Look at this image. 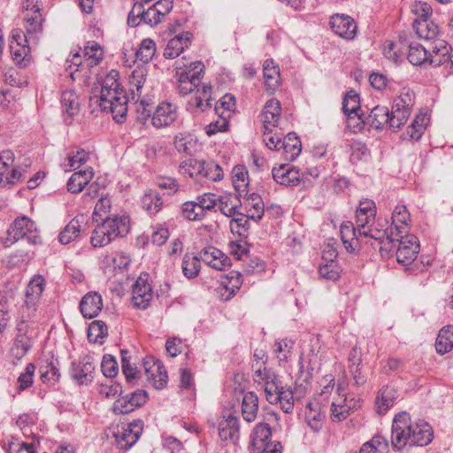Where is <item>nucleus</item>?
I'll return each instance as SVG.
<instances>
[{
  "label": "nucleus",
  "instance_id": "59",
  "mask_svg": "<svg viewBox=\"0 0 453 453\" xmlns=\"http://www.w3.org/2000/svg\"><path fill=\"white\" fill-rule=\"evenodd\" d=\"M146 81V71L144 68H137L133 71L131 80H130V85H131V90L133 93V99H134L135 93L138 97H140L142 88L145 83Z\"/></svg>",
  "mask_w": 453,
  "mask_h": 453
},
{
  "label": "nucleus",
  "instance_id": "8",
  "mask_svg": "<svg viewBox=\"0 0 453 453\" xmlns=\"http://www.w3.org/2000/svg\"><path fill=\"white\" fill-rule=\"evenodd\" d=\"M180 168L185 173L188 172L190 177H194L196 174L213 181L221 180L224 175L220 165L213 161L194 160L190 161L189 165H181Z\"/></svg>",
  "mask_w": 453,
  "mask_h": 453
},
{
  "label": "nucleus",
  "instance_id": "53",
  "mask_svg": "<svg viewBox=\"0 0 453 453\" xmlns=\"http://www.w3.org/2000/svg\"><path fill=\"white\" fill-rule=\"evenodd\" d=\"M12 59L19 67H26L30 63V48L28 45L11 46Z\"/></svg>",
  "mask_w": 453,
  "mask_h": 453
},
{
  "label": "nucleus",
  "instance_id": "47",
  "mask_svg": "<svg viewBox=\"0 0 453 453\" xmlns=\"http://www.w3.org/2000/svg\"><path fill=\"white\" fill-rule=\"evenodd\" d=\"M108 334V327L106 324L102 320H95L93 321L88 329V340L90 342H99L103 343V340Z\"/></svg>",
  "mask_w": 453,
  "mask_h": 453
},
{
  "label": "nucleus",
  "instance_id": "48",
  "mask_svg": "<svg viewBox=\"0 0 453 453\" xmlns=\"http://www.w3.org/2000/svg\"><path fill=\"white\" fill-rule=\"evenodd\" d=\"M39 372L42 381L51 385L58 382L61 376L58 367L53 361H46L44 365L40 366Z\"/></svg>",
  "mask_w": 453,
  "mask_h": 453
},
{
  "label": "nucleus",
  "instance_id": "11",
  "mask_svg": "<svg viewBox=\"0 0 453 453\" xmlns=\"http://www.w3.org/2000/svg\"><path fill=\"white\" fill-rule=\"evenodd\" d=\"M147 380L157 389L164 388L168 381L167 372L161 361L153 357H147L142 360Z\"/></svg>",
  "mask_w": 453,
  "mask_h": 453
},
{
  "label": "nucleus",
  "instance_id": "3",
  "mask_svg": "<svg viewBox=\"0 0 453 453\" xmlns=\"http://www.w3.org/2000/svg\"><path fill=\"white\" fill-rule=\"evenodd\" d=\"M449 50V43L440 35L438 26L428 19L426 8V64L437 67L448 63Z\"/></svg>",
  "mask_w": 453,
  "mask_h": 453
},
{
  "label": "nucleus",
  "instance_id": "44",
  "mask_svg": "<svg viewBox=\"0 0 453 453\" xmlns=\"http://www.w3.org/2000/svg\"><path fill=\"white\" fill-rule=\"evenodd\" d=\"M44 290V279L42 276L34 277L26 288V301L40 303Z\"/></svg>",
  "mask_w": 453,
  "mask_h": 453
},
{
  "label": "nucleus",
  "instance_id": "18",
  "mask_svg": "<svg viewBox=\"0 0 453 453\" xmlns=\"http://www.w3.org/2000/svg\"><path fill=\"white\" fill-rule=\"evenodd\" d=\"M198 257L200 261L219 271L225 270L230 265V258L214 247L202 250Z\"/></svg>",
  "mask_w": 453,
  "mask_h": 453
},
{
  "label": "nucleus",
  "instance_id": "23",
  "mask_svg": "<svg viewBox=\"0 0 453 453\" xmlns=\"http://www.w3.org/2000/svg\"><path fill=\"white\" fill-rule=\"evenodd\" d=\"M408 40L404 32L399 35L398 41H386L383 45V55L388 59L397 63L400 58L404 54L407 48Z\"/></svg>",
  "mask_w": 453,
  "mask_h": 453
},
{
  "label": "nucleus",
  "instance_id": "60",
  "mask_svg": "<svg viewBox=\"0 0 453 453\" xmlns=\"http://www.w3.org/2000/svg\"><path fill=\"white\" fill-rule=\"evenodd\" d=\"M319 273L326 280L335 281L340 278L341 268L338 263H321L319 267Z\"/></svg>",
  "mask_w": 453,
  "mask_h": 453
},
{
  "label": "nucleus",
  "instance_id": "61",
  "mask_svg": "<svg viewBox=\"0 0 453 453\" xmlns=\"http://www.w3.org/2000/svg\"><path fill=\"white\" fill-rule=\"evenodd\" d=\"M293 346L294 342L287 339L279 340L274 342L273 350L275 353L279 354L278 358L280 362H287Z\"/></svg>",
  "mask_w": 453,
  "mask_h": 453
},
{
  "label": "nucleus",
  "instance_id": "13",
  "mask_svg": "<svg viewBox=\"0 0 453 453\" xmlns=\"http://www.w3.org/2000/svg\"><path fill=\"white\" fill-rule=\"evenodd\" d=\"M148 280V273L141 274L132 289V303L141 310L147 309L153 297L152 288Z\"/></svg>",
  "mask_w": 453,
  "mask_h": 453
},
{
  "label": "nucleus",
  "instance_id": "57",
  "mask_svg": "<svg viewBox=\"0 0 453 453\" xmlns=\"http://www.w3.org/2000/svg\"><path fill=\"white\" fill-rule=\"evenodd\" d=\"M425 114L416 116L411 125L407 128V134L411 141H419L425 131Z\"/></svg>",
  "mask_w": 453,
  "mask_h": 453
},
{
  "label": "nucleus",
  "instance_id": "51",
  "mask_svg": "<svg viewBox=\"0 0 453 453\" xmlns=\"http://www.w3.org/2000/svg\"><path fill=\"white\" fill-rule=\"evenodd\" d=\"M142 205L150 214H156L161 210L163 201L157 192L150 191L142 196Z\"/></svg>",
  "mask_w": 453,
  "mask_h": 453
},
{
  "label": "nucleus",
  "instance_id": "43",
  "mask_svg": "<svg viewBox=\"0 0 453 453\" xmlns=\"http://www.w3.org/2000/svg\"><path fill=\"white\" fill-rule=\"evenodd\" d=\"M388 441L382 435H374L360 449L359 453H388Z\"/></svg>",
  "mask_w": 453,
  "mask_h": 453
},
{
  "label": "nucleus",
  "instance_id": "32",
  "mask_svg": "<svg viewBox=\"0 0 453 453\" xmlns=\"http://www.w3.org/2000/svg\"><path fill=\"white\" fill-rule=\"evenodd\" d=\"M371 127L375 129H382L385 127L390 128L389 110L386 106L377 105L373 107L367 118Z\"/></svg>",
  "mask_w": 453,
  "mask_h": 453
},
{
  "label": "nucleus",
  "instance_id": "4",
  "mask_svg": "<svg viewBox=\"0 0 453 453\" xmlns=\"http://www.w3.org/2000/svg\"><path fill=\"white\" fill-rule=\"evenodd\" d=\"M8 237L4 242V247H9L20 239H26L30 244L42 243L40 230L35 221L27 216L18 217L7 230Z\"/></svg>",
  "mask_w": 453,
  "mask_h": 453
},
{
  "label": "nucleus",
  "instance_id": "56",
  "mask_svg": "<svg viewBox=\"0 0 453 453\" xmlns=\"http://www.w3.org/2000/svg\"><path fill=\"white\" fill-rule=\"evenodd\" d=\"M276 396L277 399L273 404L280 403L284 412H292L294 409V392L290 388L284 387Z\"/></svg>",
  "mask_w": 453,
  "mask_h": 453
},
{
  "label": "nucleus",
  "instance_id": "38",
  "mask_svg": "<svg viewBox=\"0 0 453 453\" xmlns=\"http://www.w3.org/2000/svg\"><path fill=\"white\" fill-rule=\"evenodd\" d=\"M234 187L239 196H247L249 186V173L244 165H236L232 171Z\"/></svg>",
  "mask_w": 453,
  "mask_h": 453
},
{
  "label": "nucleus",
  "instance_id": "58",
  "mask_svg": "<svg viewBox=\"0 0 453 453\" xmlns=\"http://www.w3.org/2000/svg\"><path fill=\"white\" fill-rule=\"evenodd\" d=\"M278 378V374L271 368H267L265 363H263V367L259 366L254 372V381L263 384V387Z\"/></svg>",
  "mask_w": 453,
  "mask_h": 453
},
{
  "label": "nucleus",
  "instance_id": "39",
  "mask_svg": "<svg viewBox=\"0 0 453 453\" xmlns=\"http://www.w3.org/2000/svg\"><path fill=\"white\" fill-rule=\"evenodd\" d=\"M25 28L30 39L36 40L37 34L42 31L43 18L41 12H26L24 14Z\"/></svg>",
  "mask_w": 453,
  "mask_h": 453
},
{
  "label": "nucleus",
  "instance_id": "52",
  "mask_svg": "<svg viewBox=\"0 0 453 453\" xmlns=\"http://www.w3.org/2000/svg\"><path fill=\"white\" fill-rule=\"evenodd\" d=\"M156 53V43L150 38L143 39L136 50V58L142 63H149Z\"/></svg>",
  "mask_w": 453,
  "mask_h": 453
},
{
  "label": "nucleus",
  "instance_id": "2",
  "mask_svg": "<svg viewBox=\"0 0 453 453\" xmlns=\"http://www.w3.org/2000/svg\"><path fill=\"white\" fill-rule=\"evenodd\" d=\"M130 229V219L127 214L106 216L92 232L90 243L95 248L104 247L117 237L126 236Z\"/></svg>",
  "mask_w": 453,
  "mask_h": 453
},
{
  "label": "nucleus",
  "instance_id": "54",
  "mask_svg": "<svg viewBox=\"0 0 453 453\" xmlns=\"http://www.w3.org/2000/svg\"><path fill=\"white\" fill-rule=\"evenodd\" d=\"M181 212L183 217L188 220H202L205 217V213L196 201L185 202L181 206Z\"/></svg>",
  "mask_w": 453,
  "mask_h": 453
},
{
  "label": "nucleus",
  "instance_id": "5",
  "mask_svg": "<svg viewBox=\"0 0 453 453\" xmlns=\"http://www.w3.org/2000/svg\"><path fill=\"white\" fill-rule=\"evenodd\" d=\"M272 429L267 423H258L255 426L251 440V453H282L280 441H272Z\"/></svg>",
  "mask_w": 453,
  "mask_h": 453
},
{
  "label": "nucleus",
  "instance_id": "19",
  "mask_svg": "<svg viewBox=\"0 0 453 453\" xmlns=\"http://www.w3.org/2000/svg\"><path fill=\"white\" fill-rule=\"evenodd\" d=\"M360 236L370 237L380 244V250H392L395 241H399L397 237L395 236V232L393 231V227L386 230H380L378 228H373L372 225L369 226L365 231L360 232Z\"/></svg>",
  "mask_w": 453,
  "mask_h": 453
},
{
  "label": "nucleus",
  "instance_id": "41",
  "mask_svg": "<svg viewBox=\"0 0 453 453\" xmlns=\"http://www.w3.org/2000/svg\"><path fill=\"white\" fill-rule=\"evenodd\" d=\"M121 369L125 375L126 380L128 384H134L140 378V371L136 366H133L130 362V356L128 350L121 349Z\"/></svg>",
  "mask_w": 453,
  "mask_h": 453
},
{
  "label": "nucleus",
  "instance_id": "21",
  "mask_svg": "<svg viewBox=\"0 0 453 453\" xmlns=\"http://www.w3.org/2000/svg\"><path fill=\"white\" fill-rule=\"evenodd\" d=\"M399 395L397 389L392 385L382 387L376 396L375 406L380 415H384L394 406Z\"/></svg>",
  "mask_w": 453,
  "mask_h": 453
},
{
  "label": "nucleus",
  "instance_id": "29",
  "mask_svg": "<svg viewBox=\"0 0 453 453\" xmlns=\"http://www.w3.org/2000/svg\"><path fill=\"white\" fill-rule=\"evenodd\" d=\"M190 44V34L182 33L171 39L165 49V58H177Z\"/></svg>",
  "mask_w": 453,
  "mask_h": 453
},
{
  "label": "nucleus",
  "instance_id": "62",
  "mask_svg": "<svg viewBox=\"0 0 453 453\" xmlns=\"http://www.w3.org/2000/svg\"><path fill=\"white\" fill-rule=\"evenodd\" d=\"M353 408H355V405L352 407L349 405L347 403L338 405L333 403L331 404L332 421L341 422L342 420H345L350 415Z\"/></svg>",
  "mask_w": 453,
  "mask_h": 453
},
{
  "label": "nucleus",
  "instance_id": "46",
  "mask_svg": "<svg viewBox=\"0 0 453 453\" xmlns=\"http://www.w3.org/2000/svg\"><path fill=\"white\" fill-rule=\"evenodd\" d=\"M411 110L409 108L398 107L393 104L392 111H389L390 128L394 131L400 129L408 120Z\"/></svg>",
  "mask_w": 453,
  "mask_h": 453
},
{
  "label": "nucleus",
  "instance_id": "35",
  "mask_svg": "<svg viewBox=\"0 0 453 453\" xmlns=\"http://www.w3.org/2000/svg\"><path fill=\"white\" fill-rule=\"evenodd\" d=\"M81 234V221L77 218L72 219L58 234V242L66 245L77 240Z\"/></svg>",
  "mask_w": 453,
  "mask_h": 453
},
{
  "label": "nucleus",
  "instance_id": "16",
  "mask_svg": "<svg viewBox=\"0 0 453 453\" xmlns=\"http://www.w3.org/2000/svg\"><path fill=\"white\" fill-rule=\"evenodd\" d=\"M330 26L332 30L339 36L351 40L357 35V24L349 15L334 14L331 17Z\"/></svg>",
  "mask_w": 453,
  "mask_h": 453
},
{
  "label": "nucleus",
  "instance_id": "9",
  "mask_svg": "<svg viewBox=\"0 0 453 453\" xmlns=\"http://www.w3.org/2000/svg\"><path fill=\"white\" fill-rule=\"evenodd\" d=\"M399 241H395L393 249L396 247V259L399 264L403 265H411L417 257L419 251V243L418 238L412 234H403L398 236Z\"/></svg>",
  "mask_w": 453,
  "mask_h": 453
},
{
  "label": "nucleus",
  "instance_id": "28",
  "mask_svg": "<svg viewBox=\"0 0 453 453\" xmlns=\"http://www.w3.org/2000/svg\"><path fill=\"white\" fill-rule=\"evenodd\" d=\"M264 79L266 89L273 93L280 84V73L279 66L273 59H266L264 63Z\"/></svg>",
  "mask_w": 453,
  "mask_h": 453
},
{
  "label": "nucleus",
  "instance_id": "34",
  "mask_svg": "<svg viewBox=\"0 0 453 453\" xmlns=\"http://www.w3.org/2000/svg\"><path fill=\"white\" fill-rule=\"evenodd\" d=\"M341 238L345 249L349 252H353L355 250V245L358 242V235L357 228H356L352 222L346 221L341 225L340 228Z\"/></svg>",
  "mask_w": 453,
  "mask_h": 453
},
{
  "label": "nucleus",
  "instance_id": "24",
  "mask_svg": "<svg viewBox=\"0 0 453 453\" xmlns=\"http://www.w3.org/2000/svg\"><path fill=\"white\" fill-rule=\"evenodd\" d=\"M61 106L65 114V122L67 125L72 123V118L80 111V101L73 90H66L61 96Z\"/></svg>",
  "mask_w": 453,
  "mask_h": 453
},
{
  "label": "nucleus",
  "instance_id": "27",
  "mask_svg": "<svg viewBox=\"0 0 453 453\" xmlns=\"http://www.w3.org/2000/svg\"><path fill=\"white\" fill-rule=\"evenodd\" d=\"M93 175L94 172L92 167L75 172L67 181V190L73 194L81 192L86 185L89 183Z\"/></svg>",
  "mask_w": 453,
  "mask_h": 453
},
{
  "label": "nucleus",
  "instance_id": "15",
  "mask_svg": "<svg viewBox=\"0 0 453 453\" xmlns=\"http://www.w3.org/2000/svg\"><path fill=\"white\" fill-rule=\"evenodd\" d=\"M218 433L221 441L235 444L240 438L239 418L233 414L223 416L219 421Z\"/></svg>",
  "mask_w": 453,
  "mask_h": 453
},
{
  "label": "nucleus",
  "instance_id": "1",
  "mask_svg": "<svg viewBox=\"0 0 453 453\" xmlns=\"http://www.w3.org/2000/svg\"><path fill=\"white\" fill-rule=\"evenodd\" d=\"M425 423L422 420L412 423L409 413H397L392 422L391 444L393 449L401 450L409 446H423Z\"/></svg>",
  "mask_w": 453,
  "mask_h": 453
},
{
  "label": "nucleus",
  "instance_id": "37",
  "mask_svg": "<svg viewBox=\"0 0 453 453\" xmlns=\"http://www.w3.org/2000/svg\"><path fill=\"white\" fill-rule=\"evenodd\" d=\"M218 207L219 211L226 217H233L239 214L238 208L241 201L236 195L226 194L218 196Z\"/></svg>",
  "mask_w": 453,
  "mask_h": 453
},
{
  "label": "nucleus",
  "instance_id": "7",
  "mask_svg": "<svg viewBox=\"0 0 453 453\" xmlns=\"http://www.w3.org/2000/svg\"><path fill=\"white\" fill-rule=\"evenodd\" d=\"M118 75V72L111 71L103 82L100 96L98 97L94 96L92 98L96 100V103H98L101 110L104 111H108V108L112 107L113 100L123 91L119 88V83L117 80Z\"/></svg>",
  "mask_w": 453,
  "mask_h": 453
},
{
  "label": "nucleus",
  "instance_id": "49",
  "mask_svg": "<svg viewBox=\"0 0 453 453\" xmlns=\"http://www.w3.org/2000/svg\"><path fill=\"white\" fill-rule=\"evenodd\" d=\"M113 104L111 108H108V111L111 112L113 115V119L121 123L125 119L127 113V97L124 95V91H122L117 98L113 100Z\"/></svg>",
  "mask_w": 453,
  "mask_h": 453
},
{
  "label": "nucleus",
  "instance_id": "50",
  "mask_svg": "<svg viewBox=\"0 0 453 453\" xmlns=\"http://www.w3.org/2000/svg\"><path fill=\"white\" fill-rule=\"evenodd\" d=\"M182 272L188 279H194L200 272V259L198 256L186 254L182 259Z\"/></svg>",
  "mask_w": 453,
  "mask_h": 453
},
{
  "label": "nucleus",
  "instance_id": "20",
  "mask_svg": "<svg viewBox=\"0 0 453 453\" xmlns=\"http://www.w3.org/2000/svg\"><path fill=\"white\" fill-rule=\"evenodd\" d=\"M392 226L395 232V236L398 238L403 237V234H408L410 231L411 215L406 206L399 204L396 205L392 213Z\"/></svg>",
  "mask_w": 453,
  "mask_h": 453
},
{
  "label": "nucleus",
  "instance_id": "25",
  "mask_svg": "<svg viewBox=\"0 0 453 453\" xmlns=\"http://www.w3.org/2000/svg\"><path fill=\"white\" fill-rule=\"evenodd\" d=\"M281 156L287 161L295 160L301 153L302 143L296 133H288L281 142Z\"/></svg>",
  "mask_w": 453,
  "mask_h": 453
},
{
  "label": "nucleus",
  "instance_id": "40",
  "mask_svg": "<svg viewBox=\"0 0 453 453\" xmlns=\"http://www.w3.org/2000/svg\"><path fill=\"white\" fill-rule=\"evenodd\" d=\"M246 208L248 217L251 219L259 221L263 218L265 204L262 198L257 194L252 193L247 198Z\"/></svg>",
  "mask_w": 453,
  "mask_h": 453
},
{
  "label": "nucleus",
  "instance_id": "22",
  "mask_svg": "<svg viewBox=\"0 0 453 453\" xmlns=\"http://www.w3.org/2000/svg\"><path fill=\"white\" fill-rule=\"evenodd\" d=\"M103 309L102 296L96 292L86 294L80 302V311L86 319L96 317Z\"/></svg>",
  "mask_w": 453,
  "mask_h": 453
},
{
  "label": "nucleus",
  "instance_id": "42",
  "mask_svg": "<svg viewBox=\"0 0 453 453\" xmlns=\"http://www.w3.org/2000/svg\"><path fill=\"white\" fill-rule=\"evenodd\" d=\"M309 412L306 413L308 426L314 432H319L323 427L324 415L319 411L318 403H308Z\"/></svg>",
  "mask_w": 453,
  "mask_h": 453
},
{
  "label": "nucleus",
  "instance_id": "36",
  "mask_svg": "<svg viewBox=\"0 0 453 453\" xmlns=\"http://www.w3.org/2000/svg\"><path fill=\"white\" fill-rule=\"evenodd\" d=\"M435 349L439 354H445L453 349V326H443L436 338Z\"/></svg>",
  "mask_w": 453,
  "mask_h": 453
},
{
  "label": "nucleus",
  "instance_id": "55",
  "mask_svg": "<svg viewBox=\"0 0 453 453\" xmlns=\"http://www.w3.org/2000/svg\"><path fill=\"white\" fill-rule=\"evenodd\" d=\"M132 10L128 13L127 24L129 27H136L142 23L146 10L144 9V2L141 0H134Z\"/></svg>",
  "mask_w": 453,
  "mask_h": 453
},
{
  "label": "nucleus",
  "instance_id": "26",
  "mask_svg": "<svg viewBox=\"0 0 453 453\" xmlns=\"http://www.w3.org/2000/svg\"><path fill=\"white\" fill-rule=\"evenodd\" d=\"M281 115V105L279 100H268L263 110L262 117L265 129L268 130L269 127H276Z\"/></svg>",
  "mask_w": 453,
  "mask_h": 453
},
{
  "label": "nucleus",
  "instance_id": "10",
  "mask_svg": "<svg viewBox=\"0 0 453 453\" xmlns=\"http://www.w3.org/2000/svg\"><path fill=\"white\" fill-rule=\"evenodd\" d=\"M142 421L137 420L127 426H119L114 432L115 443L121 450L129 449L137 441L142 431Z\"/></svg>",
  "mask_w": 453,
  "mask_h": 453
},
{
  "label": "nucleus",
  "instance_id": "6",
  "mask_svg": "<svg viewBox=\"0 0 453 453\" xmlns=\"http://www.w3.org/2000/svg\"><path fill=\"white\" fill-rule=\"evenodd\" d=\"M204 65L200 61L190 63L189 66L181 72H177L178 86L177 90L180 95L187 96L195 92L201 82L203 74Z\"/></svg>",
  "mask_w": 453,
  "mask_h": 453
},
{
  "label": "nucleus",
  "instance_id": "14",
  "mask_svg": "<svg viewBox=\"0 0 453 453\" xmlns=\"http://www.w3.org/2000/svg\"><path fill=\"white\" fill-rule=\"evenodd\" d=\"M273 180L285 187H296L302 183L304 174H301L299 169L289 164H281L272 169Z\"/></svg>",
  "mask_w": 453,
  "mask_h": 453
},
{
  "label": "nucleus",
  "instance_id": "12",
  "mask_svg": "<svg viewBox=\"0 0 453 453\" xmlns=\"http://www.w3.org/2000/svg\"><path fill=\"white\" fill-rule=\"evenodd\" d=\"M96 365L93 358L85 356L78 362H72L70 367V375L79 385H88L94 380Z\"/></svg>",
  "mask_w": 453,
  "mask_h": 453
},
{
  "label": "nucleus",
  "instance_id": "31",
  "mask_svg": "<svg viewBox=\"0 0 453 453\" xmlns=\"http://www.w3.org/2000/svg\"><path fill=\"white\" fill-rule=\"evenodd\" d=\"M195 97L194 101H190L189 104L194 105L196 109L200 110V111H204L205 110L211 107V86L199 83L198 88L195 90Z\"/></svg>",
  "mask_w": 453,
  "mask_h": 453
},
{
  "label": "nucleus",
  "instance_id": "17",
  "mask_svg": "<svg viewBox=\"0 0 453 453\" xmlns=\"http://www.w3.org/2000/svg\"><path fill=\"white\" fill-rule=\"evenodd\" d=\"M177 119V106L168 102H162L156 108L151 123L155 127L162 128L172 125Z\"/></svg>",
  "mask_w": 453,
  "mask_h": 453
},
{
  "label": "nucleus",
  "instance_id": "64",
  "mask_svg": "<svg viewBox=\"0 0 453 453\" xmlns=\"http://www.w3.org/2000/svg\"><path fill=\"white\" fill-rule=\"evenodd\" d=\"M111 410L116 415H124L134 411L135 408L130 403L128 395L123 396L119 395V397L113 403Z\"/></svg>",
  "mask_w": 453,
  "mask_h": 453
},
{
  "label": "nucleus",
  "instance_id": "45",
  "mask_svg": "<svg viewBox=\"0 0 453 453\" xmlns=\"http://www.w3.org/2000/svg\"><path fill=\"white\" fill-rule=\"evenodd\" d=\"M84 58L89 61L88 65H98L104 58V50L101 45L96 41H89L84 47Z\"/></svg>",
  "mask_w": 453,
  "mask_h": 453
},
{
  "label": "nucleus",
  "instance_id": "63",
  "mask_svg": "<svg viewBox=\"0 0 453 453\" xmlns=\"http://www.w3.org/2000/svg\"><path fill=\"white\" fill-rule=\"evenodd\" d=\"M409 48L408 60L413 65H422L425 63V48L421 44H407Z\"/></svg>",
  "mask_w": 453,
  "mask_h": 453
},
{
  "label": "nucleus",
  "instance_id": "33",
  "mask_svg": "<svg viewBox=\"0 0 453 453\" xmlns=\"http://www.w3.org/2000/svg\"><path fill=\"white\" fill-rule=\"evenodd\" d=\"M258 411V397L254 392L244 394L242 402V414L244 420L253 422Z\"/></svg>",
  "mask_w": 453,
  "mask_h": 453
},
{
  "label": "nucleus",
  "instance_id": "30",
  "mask_svg": "<svg viewBox=\"0 0 453 453\" xmlns=\"http://www.w3.org/2000/svg\"><path fill=\"white\" fill-rule=\"evenodd\" d=\"M342 111L349 118L357 117L362 119L361 107L359 96L354 90H349L346 93L342 100Z\"/></svg>",
  "mask_w": 453,
  "mask_h": 453
}]
</instances>
